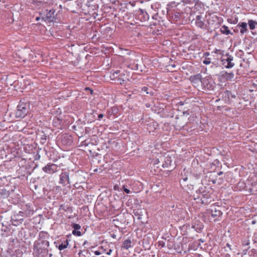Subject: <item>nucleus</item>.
<instances>
[{"label": "nucleus", "mask_w": 257, "mask_h": 257, "mask_svg": "<svg viewBox=\"0 0 257 257\" xmlns=\"http://www.w3.org/2000/svg\"><path fill=\"white\" fill-rule=\"evenodd\" d=\"M227 22L230 23V24H236L238 22V19L237 18H235V19H227Z\"/></svg>", "instance_id": "4c0bfd02"}, {"label": "nucleus", "mask_w": 257, "mask_h": 257, "mask_svg": "<svg viewBox=\"0 0 257 257\" xmlns=\"http://www.w3.org/2000/svg\"><path fill=\"white\" fill-rule=\"evenodd\" d=\"M123 247L126 249H128V239H125L123 243Z\"/></svg>", "instance_id": "79ce46f5"}, {"label": "nucleus", "mask_w": 257, "mask_h": 257, "mask_svg": "<svg viewBox=\"0 0 257 257\" xmlns=\"http://www.w3.org/2000/svg\"><path fill=\"white\" fill-rule=\"evenodd\" d=\"M202 17L201 15H197L196 17L195 25L196 26L202 29H205V24L203 21L201 20Z\"/></svg>", "instance_id": "c756f323"}, {"label": "nucleus", "mask_w": 257, "mask_h": 257, "mask_svg": "<svg viewBox=\"0 0 257 257\" xmlns=\"http://www.w3.org/2000/svg\"><path fill=\"white\" fill-rule=\"evenodd\" d=\"M226 246L228 247L230 250L231 249V245L229 243L226 244Z\"/></svg>", "instance_id": "e2e57ef3"}, {"label": "nucleus", "mask_w": 257, "mask_h": 257, "mask_svg": "<svg viewBox=\"0 0 257 257\" xmlns=\"http://www.w3.org/2000/svg\"><path fill=\"white\" fill-rule=\"evenodd\" d=\"M219 96L224 101L225 103H229L231 98H234L236 97L234 94L229 90L220 92L219 93Z\"/></svg>", "instance_id": "a211bd4d"}, {"label": "nucleus", "mask_w": 257, "mask_h": 257, "mask_svg": "<svg viewBox=\"0 0 257 257\" xmlns=\"http://www.w3.org/2000/svg\"><path fill=\"white\" fill-rule=\"evenodd\" d=\"M165 15V11L162 10L161 8H160V15L159 16H161L162 19L163 17Z\"/></svg>", "instance_id": "49530a36"}, {"label": "nucleus", "mask_w": 257, "mask_h": 257, "mask_svg": "<svg viewBox=\"0 0 257 257\" xmlns=\"http://www.w3.org/2000/svg\"><path fill=\"white\" fill-rule=\"evenodd\" d=\"M103 117V114H99L98 115V120H100L101 118Z\"/></svg>", "instance_id": "5fc2aeb1"}, {"label": "nucleus", "mask_w": 257, "mask_h": 257, "mask_svg": "<svg viewBox=\"0 0 257 257\" xmlns=\"http://www.w3.org/2000/svg\"><path fill=\"white\" fill-rule=\"evenodd\" d=\"M146 106H147V107H150V104H146Z\"/></svg>", "instance_id": "338daca9"}, {"label": "nucleus", "mask_w": 257, "mask_h": 257, "mask_svg": "<svg viewBox=\"0 0 257 257\" xmlns=\"http://www.w3.org/2000/svg\"><path fill=\"white\" fill-rule=\"evenodd\" d=\"M137 4L139 5V2H134L132 3L130 1V19L133 18L134 20L135 24L140 26V22H146L149 19V15L145 10H142L139 8H135Z\"/></svg>", "instance_id": "7ed1b4c3"}, {"label": "nucleus", "mask_w": 257, "mask_h": 257, "mask_svg": "<svg viewBox=\"0 0 257 257\" xmlns=\"http://www.w3.org/2000/svg\"><path fill=\"white\" fill-rule=\"evenodd\" d=\"M88 243V241L87 240H85V241H84V242L83 243L82 245H83V246H85Z\"/></svg>", "instance_id": "052dcab7"}, {"label": "nucleus", "mask_w": 257, "mask_h": 257, "mask_svg": "<svg viewBox=\"0 0 257 257\" xmlns=\"http://www.w3.org/2000/svg\"><path fill=\"white\" fill-rule=\"evenodd\" d=\"M130 68L132 70L142 71L141 66L138 63V61H136L135 60H133V61H130Z\"/></svg>", "instance_id": "c85d7f7f"}, {"label": "nucleus", "mask_w": 257, "mask_h": 257, "mask_svg": "<svg viewBox=\"0 0 257 257\" xmlns=\"http://www.w3.org/2000/svg\"><path fill=\"white\" fill-rule=\"evenodd\" d=\"M252 240L255 243H257V232L254 233L253 237H252Z\"/></svg>", "instance_id": "a18cd8bd"}, {"label": "nucleus", "mask_w": 257, "mask_h": 257, "mask_svg": "<svg viewBox=\"0 0 257 257\" xmlns=\"http://www.w3.org/2000/svg\"><path fill=\"white\" fill-rule=\"evenodd\" d=\"M131 210H133V212H130V214H133L132 216L134 220L137 223L144 224L147 222V212L146 210L142 208H132Z\"/></svg>", "instance_id": "20e7f679"}, {"label": "nucleus", "mask_w": 257, "mask_h": 257, "mask_svg": "<svg viewBox=\"0 0 257 257\" xmlns=\"http://www.w3.org/2000/svg\"><path fill=\"white\" fill-rule=\"evenodd\" d=\"M68 241L67 240H66V242H64V243H61V244H60L58 246V249L60 250H62L66 248L67 247V246L68 245Z\"/></svg>", "instance_id": "e433bc0d"}, {"label": "nucleus", "mask_w": 257, "mask_h": 257, "mask_svg": "<svg viewBox=\"0 0 257 257\" xmlns=\"http://www.w3.org/2000/svg\"><path fill=\"white\" fill-rule=\"evenodd\" d=\"M237 27L240 28V32L241 34L243 35L247 32V24L245 22H240L238 24Z\"/></svg>", "instance_id": "2f4dec72"}, {"label": "nucleus", "mask_w": 257, "mask_h": 257, "mask_svg": "<svg viewBox=\"0 0 257 257\" xmlns=\"http://www.w3.org/2000/svg\"><path fill=\"white\" fill-rule=\"evenodd\" d=\"M222 257H230V255L229 253H225L222 255Z\"/></svg>", "instance_id": "13d9d810"}, {"label": "nucleus", "mask_w": 257, "mask_h": 257, "mask_svg": "<svg viewBox=\"0 0 257 257\" xmlns=\"http://www.w3.org/2000/svg\"><path fill=\"white\" fill-rule=\"evenodd\" d=\"M30 110V103L21 100L17 107L16 117L21 118H24L29 113Z\"/></svg>", "instance_id": "39448f33"}, {"label": "nucleus", "mask_w": 257, "mask_h": 257, "mask_svg": "<svg viewBox=\"0 0 257 257\" xmlns=\"http://www.w3.org/2000/svg\"><path fill=\"white\" fill-rule=\"evenodd\" d=\"M139 89H141L142 92H144L146 94H150V95H153V92L151 90L149 91V89L147 86H143L141 88H139Z\"/></svg>", "instance_id": "f704fd0d"}, {"label": "nucleus", "mask_w": 257, "mask_h": 257, "mask_svg": "<svg viewBox=\"0 0 257 257\" xmlns=\"http://www.w3.org/2000/svg\"><path fill=\"white\" fill-rule=\"evenodd\" d=\"M82 253V250H80L78 254L79 256H80Z\"/></svg>", "instance_id": "69168bd1"}, {"label": "nucleus", "mask_w": 257, "mask_h": 257, "mask_svg": "<svg viewBox=\"0 0 257 257\" xmlns=\"http://www.w3.org/2000/svg\"><path fill=\"white\" fill-rule=\"evenodd\" d=\"M213 192L211 187L202 186L196 191V195H194L193 198L197 203L208 205L214 200Z\"/></svg>", "instance_id": "f257e3e1"}, {"label": "nucleus", "mask_w": 257, "mask_h": 257, "mask_svg": "<svg viewBox=\"0 0 257 257\" xmlns=\"http://www.w3.org/2000/svg\"><path fill=\"white\" fill-rule=\"evenodd\" d=\"M47 233L41 231L39 234L38 240L35 241L34 253L37 257H43L48 253L49 242L47 240Z\"/></svg>", "instance_id": "f03ea898"}, {"label": "nucleus", "mask_w": 257, "mask_h": 257, "mask_svg": "<svg viewBox=\"0 0 257 257\" xmlns=\"http://www.w3.org/2000/svg\"><path fill=\"white\" fill-rule=\"evenodd\" d=\"M188 187V189L190 190H192L193 189V186L192 185H190L189 186V185H187Z\"/></svg>", "instance_id": "4d7b16f0"}, {"label": "nucleus", "mask_w": 257, "mask_h": 257, "mask_svg": "<svg viewBox=\"0 0 257 257\" xmlns=\"http://www.w3.org/2000/svg\"><path fill=\"white\" fill-rule=\"evenodd\" d=\"M249 28L250 30H254L257 25V22L253 20H249L248 21Z\"/></svg>", "instance_id": "72a5a7b5"}, {"label": "nucleus", "mask_w": 257, "mask_h": 257, "mask_svg": "<svg viewBox=\"0 0 257 257\" xmlns=\"http://www.w3.org/2000/svg\"><path fill=\"white\" fill-rule=\"evenodd\" d=\"M158 244L159 246H161L162 247H163L165 246V243L163 240H160L158 242Z\"/></svg>", "instance_id": "de8ad7c7"}, {"label": "nucleus", "mask_w": 257, "mask_h": 257, "mask_svg": "<svg viewBox=\"0 0 257 257\" xmlns=\"http://www.w3.org/2000/svg\"><path fill=\"white\" fill-rule=\"evenodd\" d=\"M220 32L224 35H228L229 34L233 35V33L231 32L228 27L226 25H223L221 26L220 29Z\"/></svg>", "instance_id": "473e14b6"}, {"label": "nucleus", "mask_w": 257, "mask_h": 257, "mask_svg": "<svg viewBox=\"0 0 257 257\" xmlns=\"http://www.w3.org/2000/svg\"><path fill=\"white\" fill-rule=\"evenodd\" d=\"M163 159V163L162 165L163 168H168L169 166H171L173 159L171 156L167 155L164 157Z\"/></svg>", "instance_id": "bb28decb"}, {"label": "nucleus", "mask_w": 257, "mask_h": 257, "mask_svg": "<svg viewBox=\"0 0 257 257\" xmlns=\"http://www.w3.org/2000/svg\"><path fill=\"white\" fill-rule=\"evenodd\" d=\"M130 186H131L132 190L135 193H138L143 189V184L138 180L133 181L131 180V182L130 181Z\"/></svg>", "instance_id": "5701e85b"}, {"label": "nucleus", "mask_w": 257, "mask_h": 257, "mask_svg": "<svg viewBox=\"0 0 257 257\" xmlns=\"http://www.w3.org/2000/svg\"><path fill=\"white\" fill-rule=\"evenodd\" d=\"M247 192L250 194H253L257 191V175H250L245 181Z\"/></svg>", "instance_id": "0eeeda50"}, {"label": "nucleus", "mask_w": 257, "mask_h": 257, "mask_svg": "<svg viewBox=\"0 0 257 257\" xmlns=\"http://www.w3.org/2000/svg\"><path fill=\"white\" fill-rule=\"evenodd\" d=\"M189 80L192 83V85L195 87H197L199 85L200 83L202 84L203 78L202 77L201 74H198L196 75H191L189 77Z\"/></svg>", "instance_id": "4be33fe9"}, {"label": "nucleus", "mask_w": 257, "mask_h": 257, "mask_svg": "<svg viewBox=\"0 0 257 257\" xmlns=\"http://www.w3.org/2000/svg\"><path fill=\"white\" fill-rule=\"evenodd\" d=\"M165 105L163 103H157L155 104L152 107L151 109L154 113L160 114L162 117H166L168 115L164 113V107Z\"/></svg>", "instance_id": "2eb2a0df"}, {"label": "nucleus", "mask_w": 257, "mask_h": 257, "mask_svg": "<svg viewBox=\"0 0 257 257\" xmlns=\"http://www.w3.org/2000/svg\"><path fill=\"white\" fill-rule=\"evenodd\" d=\"M124 191L127 194H128V189L125 187L124 185L123 186Z\"/></svg>", "instance_id": "603ef678"}, {"label": "nucleus", "mask_w": 257, "mask_h": 257, "mask_svg": "<svg viewBox=\"0 0 257 257\" xmlns=\"http://www.w3.org/2000/svg\"><path fill=\"white\" fill-rule=\"evenodd\" d=\"M208 211L211 216L214 218V220L215 221L220 220L223 214L220 210V207L219 206H211L210 208L208 209Z\"/></svg>", "instance_id": "f8f14e48"}, {"label": "nucleus", "mask_w": 257, "mask_h": 257, "mask_svg": "<svg viewBox=\"0 0 257 257\" xmlns=\"http://www.w3.org/2000/svg\"><path fill=\"white\" fill-rule=\"evenodd\" d=\"M58 166L54 163H48L42 168L43 171L48 174H53L58 171Z\"/></svg>", "instance_id": "dca6fc26"}, {"label": "nucleus", "mask_w": 257, "mask_h": 257, "mask_svg": "<svg viewBox=\"0 0 257 257\" xmlns=\"http://www.w3.org/2000/svg\"><path fill=\"white\" fill-rule=\"evenodd\" d=\"M132 115L133 116V118H132L133 121H138L142 119V115L141 111L139 109L136 110V111L135 113V114H133V112H132Z\"/></svg>", "instance_id": "7c9ffc66"}, {"label": "nucleus", "mask_w": 257, "mask_h": 257, "mask_svg": "<svg viewBox=\"0 0 257 257\" xmlns=\"http://www.w3.org/2000/svg\"><path fill=\"white\" fill-rule=\"evenodd\" d=\"M172 22H178L183 19V13L176 8L174 9L167 8V14Z\"/></svg>", "instance_id": "6e6552de"}, {"label": "nucleus", "mask_w": 257, "mask_h": 257, "mask_svg": "<svg viewBox=\"0 0 257 257\" xmlns=\"http://www.w3.org/2000/svg\"><path fill=\"white\" fill-rule=\"evenodd\" d=\"M21 211L19 214L22 217H28L33 214L34 212V206L32 203H23L21 204Z\"/></svg>", "instance_id": "1a4fd4ad"}, {"label": "nucleus", "mask_w": 257, "mask_h": 257, "mask_svg": "<svg viewBox=\"0 0 257 257\" xmlns=\"http://www.w3.org/2000/svg\"><path fill=\"white\" fill-rule=\"evenodd\" d=\"M186 104H189L186 101H180L177 103V105L178 106L179 109H183L184 108L183 106Z\"/></svg>", "instance_id": "c9c22d12"}, {"label": "nucleus", "mask_w": 257, "mask_h": 257, "mask_svg": "<svg viewBox=\"0 0 257 257\" xmlns=\"http://www.w3.org/2000/svg\"><path fill=\"white\" fill-rule=\"evenodd\" d=\"M202 89L203 92L206 93H211L216 87V84L212 78L205 77L203 78L201 84Z\"/></svg>", "instance_id": "423d86ee"}, {"label": "nucleus", "mask_w": 257, "mask_h": 257, "mask_svg": "<svg viewBox=\"0 0 257 257\" xmlns=\"http://www.w3.org/2000/svg\"><path fill=\"white\" fill-rule=\"evenodd\" d=\"M21 215L19 212L17 214H14L12 216L11 222L14 225L17 226L23 221L24 217L21 216Z\"/></svg>", "instance_id": "393cba45"}, {"label": "nucleus", "mask_w": 257, "mask_h": 257, "mask_svg": "<svg viewBox=\"0 0 257 257\" xmlns=\"http://www.w3.org/2000/svg\"><path fill=\"white\" fill-rule=\"evenodd\" d=\"M232 188L234 191H244L247 192L246 181L243 180H240L237 183L234 184Z\"/></svg>", "instance_id": "412c9836"}, {"label": "nucleus", "mask_w": 257, "mask_h": 257, "mask_svg": "<svg viewBox=\"0 0 257 257\" xmlns=\"http://www.w3.org/2000/svg\"><path fill=\"white\" fill-rule=\"evenodd\" d=\"M133 29L130 27V43L134 45L135 43L137 42L139 40V36L141 35L139 28L136 27Z\"/></svg>", "instance_id": "4468645a"}, {"label": "nucleus", "mask_w": 257, "mask_h": 257, "mask_svg": "<svg viewBox=\"0 0 257 257\" xmlns=\"http://www.w3.org/2000/svg\"><path fill=\"white\" fill-rule=\"evenodd\" d=\"M59 183L65 186L70 184L69 172L68 171H62L59 176Z\"/></svg>", "instance_id": "f3484780"}, {"label": "nucleus", "mask_w": 257, "mask_h": 257, "mask_svg": "<svg viewBox=\"0 0 257 257\" xmlns=\"http://www.w3.org/2000/svg\"><path fill=\"white\" fill-rule=\"evenodd\" d=\"M161 4L159 3H154L151 5V9L154 12H156V13H154L152 16V19L156 20H158L159 22L160 20L159 19H161V16H159L160 11L161 8Z\"/></svg>", "instance_id": "6ab92c4d"}, {"label": "nucleus", "mask_w": 257, "mask_h": 257, "mask_svg": "<svg viewBox=\"0 0 257 257\" xmlns=\"http://www.w3.org/2000/svg\"><path fill=\"white\" fill-rule=\"evenodd\" d=\"M112 252V250L111 249H109L107 252H106V254H108V255H110L111 254V252Z\"/></svg>", "instance_id": "680f3d73"}, {"label": "nucleus", "mask_w": 257, "mask_h": 257, "mask_svg": "<svg viewBox=\"0 0 257 257\" xmlns=\"http://www.w3.org/2000/svg\"><path fill=\"white\" fill-rule=\"evenodd\" d=\"M40 155L39 154H37L36 156H35V160H39L40 158Z\"/></svg>", "instance_id": "6e6d98bb"}, {"label": "nucleus", "mask_w": 257, "mask_h": 257, "mask_svg": "<svg viewBox=\"0 0 257 257\" xmlns=\"http://www.w3.org/2000/svg\"><path fill=\"white\" fill-rule=\"evenodd\" d=\"M40 20H41V15H40V16H39V17H37L36 18V20L37 21H39Z\"/></svg>", "instance_id": "bf43d9fd"}, {"label": "nucleus", "mask_w": 257, "mask_h": 257, "mask_svg": "<svg viewBox=\"0 0 257 257\" xmlns=\"http://www.w3.org/2000/svg\"><path fill=\"white\" fill-rule=\"evenodd\" d=\"M222 174H223V172H222V171H220L219 172H218V173H217V175H218V176H220V175H222Z\"/></svg>", "instance_id": "0e129e2a"}, {"label": "nucleus", "mask_w": 257, "mask_h": 257, "mask_svg": "<svg viewBox=\"0 0 257 257\" xmlns=\"http://www.w3.org/2000/svg\"><path fill=\"white\" fill-rule=\"evenodd\" d=\"M72 233L74 235H76L78 236H80L81 235V232L78 230H73L72 231Z\"/></svg>", "instance_id": "c03bdc74"}, {"label": "nucleus", "mask_w": 257, "mask_h": 257, "mask_svg": "<svg viewBox=\"0 0 257 257\" xmlns=\"http://www.w3.org/2000/svg\"><path fill=\"white\" fill-rule=\"evenodd\" d=\"M187 180H188V178L187 177H185L182 178L181 179L180 182H181V183H183V182H182V181H183V182H186Z\"/></svg>", "instance_id": "8fccbe9b"}, {"label": "nucleus", "mask_w": 257, "mask_h": 257, "mask_svg": "<svg viewBox=\"0 0 257 257\" xmlns=\"http://www.w3.org/2000/svg\"><path fill=\"white\" fill-rule=\"evenodd\" d=\"M72 226L74 228V230H79L81 228L80 225L77 223H73Z\"/></svg>", "instance_id": "37998d69"}, {"label": "nucleus", "mask_w": 257, "mask_h": 257, "mask_svg": "<svg viewBox=\"0 0 257 257\" xmlns=\"http://www.w3.org/2000/svg\"><path fill=\"white\" fill-rule=\"evenodd\" d=\"M234 73L233 72H227L226 71L221 72L219 76V79L221 81H225L227 80H231L234 77Z\"/></svg>", "instance_id": "b1692460"}, {"label": "nucleus", "mask_w": 257, "mask_h": 257, "mask_svg": "<svg viewBox=\"0 0 257 257\" xmlns=\"http://www.w3.org/2000/svg\"><path fill=\"white\" fill-rule=\"evenodd\" d=\"M146 125L147 131L149 133H151L152 132H154L157 128L158 124L154 120H150L148 121V123L146 124Z\"/></svg>", "instance_id": "a878e982"}, {"label": "nucleus", "mask_w": 257, "mask_h": 257, "mask_svg": "<svg viewBox=\"0 0 257 257\" xmlns=\"http://www.w3.org/2000/svg\"><path fill=\"white\" fill-rule=\"evenodd\" d=\"M55 10L53 9L48 11V10L39 13L41 16V20L47 23H53L55 20Z\"/></svg>", "instance_id": "9d476101"}, {"label": "nucleus", "mask_w": 257, "mask_h": 257, "mask_svg": "<svg viewBox=\"0 0 257 257\" xmlns=\"http://www.w3.org/2000/svg\"><path fill=\"white\" fill-rule=\"evenodd\" d=\"M94 253L95 255H99L101 254V252H99L98 250H95L94 251Z\"/></svg>", "instance_id": "864d4df0"}, {"label": "nucleus", "mask_w": 257, "mask_h": 257, "mask_svg": "<svg viewBox=\"0 0 257 257\" xmlns=\"http://www.w3.org/2000/svg\"><path fill=\"white\" fill-rule=\"evenodd\" d=\"M192 227L197 232H199L203 229L204 225L201 222L195 221L192 223Z\"/></svg>", "instance_id": "cd10ccee"}, {"label": "nucleus", "mask_w": 257, "mask_h": 257, "mask_svg": "<svg viewBox=\"0 0 257 257\" xmlns=\"http://www.w3.org/2000/svg\"><path fill=\"white\" fill-rule=\"evenodd\" d=\"M176 127L179 129L184 127L187 125V123H181L179 122H176Z\"/></svg>", "instance_id": "ea45409f"}, {"label": "nucleus", "mask_w": 257, "mask_h": 257, "mask_svg": "<svg viewBox=\"0 0 257 257\" xmlns=\"http://www.w3.org/2000/svg\"><path fill=\"white\" fill-rule=\"evenodd\" d=\"M210 55V53L208 52H206L203 54V57L205 58H208V56Z\"/></svg>", "instance_id": "09e8293b"}, {"label": "nucleus", "mask_w": 257, "mask_h": 257, "mask_svg": "<svg viewBox=\"0 0 257 257\" xmlns=\"http://www.w3.org/2000/svg\"><path fill=\"white\" fill-rule=\"evenodd\" d=\"M159 162H160V161H159V160L158 159H157V160H155V161L154 162V165L155 166H156V165H158V164H159Z\"/></svg>", "instance_id": "3c124183"}, {"label": "nucleus", "mask_w": 257, "mask_h": 257, "mask_svg": "<svg viewBox=\"0 0 257 257\" xmlns=\"http://www.w3.org/2000/svg\"><path fill=\"white\" fill-rule=\"evenodd\" d=\"M183 115L188 116L190 114L189 108H188L187 106L184 107V108L183 109Z\"/></svg>", "instance_id": "58836bf2"}, {"label": "nucleus", "mask_w": 257, "mask_h": 257, "mask_svg": "<svg viewBox=\"0 0 257 257\" xmlns=\"http://www.w3.org/2000/svg\"><path fill=\"white\" fill-rule=\"evenodd\" d=\"M233 61V57L230 55L229 53H226L221 59L222 65L227 69H230L234 67L235 64Z\"/></svg>", "instance_id": "9b49d317"}, {"label": "nucleus", "mask_w": 257, "mask_h": 257, "mask_svg": "<svg viewBox=\"0 0 257 257\" xmlns=\"http://www.w3.org/2000/svg\"><path fill=\"white\" fill-rule=\"evenodd\" d=\"M255 223V221L253 220V221H252V224H254Z\"/></svg>", "instance_id": "774afa93"}, {"label": "nucleus", "mask_w": 257, "mask_h": 257, "mask_svg": "<svg viewBox=\"0 0 257 257\" xmlns=\"http://www.w3.org/2000/svg\"><path fill=\"white\" fill-rule=\"evenodd\" d=\"M130 135L133 136L132 139L134 140V142L136 144V146H134V147H133V146L132 147V149H133L134 148V149L132 151H131V152H130V155H131L132 156H139V149L138 145L136 143V140H138V139L139 138V136L137 133H136L134 134H133L132 132H130Z\"/></svg>", "instance_id": "aec40b11"}, {"label": "nucleus", "mask_w": 257, "mask_h": 257, "mask_svg": "<svg viewBox=\"0 0 257 257\" xmlns=\"http://www.w3.org/2000/svg\"><path fill=\"white\" fill-rule=\"evenodd\" d=\"M120 71L117 70L116 71H114L113 72H111L110 74V77L111 79L112 80H115L117 79V80L119 82V83L125 87V84L127 83V81L128 80V78H127V75L124 74L123 76H121V77H118V73H119ZM126 89H127L126 87H125Z\"/></svg>", "instance_id": "ddd939ff"}, {"label": "nucleus", "mask_w": 257, "mask_h": 257, "mask_svg": "<svg viewBox=\"0 0 257 257\" xmlns=\"http://www.w3.org/2000/svg\"><path fill=\"white\" fill-rule=\"evenodd\" d=\"M203 63L205 65H208L211 63L210 58H205L203 60Z\"/></svg>", "instance_id": "a19ab883"}]
</instances>
